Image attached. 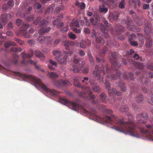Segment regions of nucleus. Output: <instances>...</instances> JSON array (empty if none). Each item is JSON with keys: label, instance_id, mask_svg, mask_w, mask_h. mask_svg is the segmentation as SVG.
I'll return each instance as SVG.
<instances>
[{"label": "nucleus", "instance_id": "obj_26", "mask_svg": "<svg viewBox=\"0 0 153 153\" xmlns=\"http://www.w3.org/2000/svg\"><path fill=\"white\" fill-rule=\"evenodd\" d=\"M96 42L97 43L101 45H103L105 42L104 39L101 37H97L96 39Z\"/></svg>", "mask_w": 153, "mask_h": 153}, {"label": "nucleus", "instance_id": "obj_33", "mask_svg": "<svg viewBox=\"0 0 153 153\" xmlns=\"http://www.w3.org/2000/svg\"><path fill=\"white\" fill-rule=\"evenodd\" d=\"M116 108L119 110L120 111L122 112H127L128 111V107L126 106H122V108H118L117 106H116Z\"/></svg>", "mask_w": 153, "mask_h": 153}, {"label": "nucleus", "instance_id": "obj_11", "mask_svg": "<svg viewBox=\"0 0 153 153\" xmlns=\"http://www.w3.org/2000/svg\"><path fill=\"white\" fill-rule=\"evenodd\" d=\"M119 14V12L115 11H114L113 13L110 12L108 18L111 21L117 20Z\"/></svg>", "mask_w": 153, "mask_h": 153}, {"label": "nucleus", "instance_id": "obj_47", "mask_svg": "<svg viewBox=\"0 0 153 153\" xmlns=\"http://www.w3.org/2000/svg\"><path fill=\"white\" fill-rule=\"evenodd\" d=\"M69 37L71 39H74L76 38V35L72 32L68 33Z\"/></svg>", "mask_w": 153, "mask_h": 153}, {"label": "nucleus", "instance_id": "obj_38", "mask_svg": "<svg viewBox=\"0 0 153 153\" xmlns=\"http://www.w3.org/2000/svg\"><path fill=\"white\" fill-rule=\"evenodd\" d=\"M101 101L103 103L105 102V100L106 98V94L104 93H102L100 95Z\"/></svg>", "mask_w": 153, "mask_h": 153}, {"label": "nucleus", "instance_id": "obj_57", "mask_svg": "<svg viewBox=\"0 0 153 153\" xmlns=\"http://www.w3.org/2000/svg\"><path fill=\"white\" fill-rule=\"evenodd\" d=\"M79 24L78 21H75L73 23L71 24V26H75L76 27H79Z\"/></svg>", "mask_w": 153, "mask_h": 153}, {"label": "nucleus", "instance_id": "obj_10", "mask_svg": "<svg viewBox=\"0 0 153 153\" xmlns=\"http://www.w3.org/2000/svg\"><path fill=\"white\" fill-rule=\"evenodd\" d=\"M144 29L145 33L148 35H150L153 32L151 25L149 23L145 24Z\"/></svg>", "mask_w": 153, "mask_h": 153}, {"label": "nucleus", "instance_id": "obj_34", "mask_svg": "<svg viewBox=\"0 0 153 153\" xmlns=\"http://www.w3.org/2000/svg\"><path fill=\"white\" fill-rule=\"evenodd\" d=\"M45 36H39L38 39V41L41 44H45Z\"/></svg>", "mask_w": 153, "mask_h": 153}, {"label": "nucleus", "instance_id": "obj_36", "mask_svg": "<svg viewBox=\"0 0 153 153\" xmlns=\"http://www.w3.org/2000/svg\"><path fill=\"white\" fill-rule=\"evenodd\" d=\"M45 44H51L52 43V38L50 36H46L45 39Z\"/></svg>", "mask_w": 153, "mask_h": 153}, {"label": "nucleus", "instance_id": "obj_59", "mask_svg": "<svg viewBox=\"0 0 153 153\" xmlns=\"http://www.w3.org/2000/svg\"><path fill=\"white\" fill-rule=\"evenodd\" d=\"M129 42L131 45L133 46H137L138 45V44L136 41H132Z\"/></svg>", "mask_w": 153, "mask_h": 153}, {"label": "nucleus", "instance_id": "obj_4", "mask_svg": "<svg viewBox=\"0 0 153 153\" xmlns=\"http://www.w3.org/2000/svg\"><path fill=\"white\" fill-rule=\"evenodd\" d=\"M34 24L36 25L39 23L40 26V28L38 30L40 34L42 35L45 33H48L51 30L50 27H47V25L48 23V22L47 20H45L42 18L40 17L37 18L33 22Z\"/></svg>", "mask_w": 153, "mask_h": 153}, {"label": "nucleus", "instance_id": "obj_53", "mask_svg": "<svg viewBox=\"0 0 153 153\" xmlns=\"http://www.w3.org/2000/svg\"><path fill=\"white\" fill-rule=\"evenodd\" d=\"M19 58L17 54L14 55V59L12 61V62L14 64H16Z\"/></svg>", "mask_w": 153, "mask_h": 153}, {"label": "nucleus", "instance_id": "obj_49", "mask_svg": "<svg viewBox=\"0 0 153 153\" xmlns=\"http://www.w3.org/2000/svg\"><path fill=\"white\" fill-rule=\"evenodd\" d=\"M50 77L52 79H54L57 77L58 76L55 72H51L50 74Z\"/></svg>", "mask_w": 153, "mask_h": 153}, {"label": "nucleus", "instance_id": "obj_55", "mask_svg": "<svg viewBox=\"0 0 153 153\" xmlns=\"http://www.w3.org/2000/svg\"><path fill=\"white\" fill-rule=\"evenodd\" d=\"M68 29V26H66L65 27L61 29L60 30V32L61 33H65L67 31Z\"/></svg>", "mask_w": 153, "mask_h": 153}, {"label": "nucleus", "instance_id": "obj_58", "mask_svg": "<svg viewBox=\"0 0 153 153\" xmlns=\"http://www.w3.org/2000/svg\"><path fill=\"white\" fill-rule=\"evenodd\" d=\"M84 32L86 34H89L91 33L90 30L88 28H84Z\"/></svg>", "mask_w": 153, "mask_h": 153}, {"label": "nucleus", "instance_id": "obj_44", "mask_svg": "<svg viewBox=\"0 0 153 153\" xmlns=\"http://www.w3.org/2000/svg\"><path fill=\"white\" fill-rule=\"evenodd\" d=\"M136 38V36L134 34H130L129 36V41L130 42L131 41H134Z\"/></svg>", "mask_w": 153, "mask_h": 153}, {"label": "nucleus", "instance_id": "obj_6", "mask_svg": "<svg viewBox=\"0 0 153 153\" xmlns=\"http://www.w3.org/2000/svg\"><path fill=\"white\" fill-rule=\"evenodd\" d=\"M87 93L91 99H94L96 97L95 95L93 94L92 92L90 90V88L89 87H84L81 92H78V94L81 97L86 98L87 97Z\"/></svg>", "mask_w": 153, "mask_h": 153}, {"label": "nucleus", "instance_id": "obj_9", "mask_svg": "<svg viewBox=\"0 0 153 153\" xmlns=\"http://www.w3.org/2000/svg\"><path fill=\"white\" fill-rule=\"evenodd\" d=\"M12 17V16L9 14L4 13H2L1 16L0 20L3 24L5 25L7 22L8 19Z\"/></svg>", "mask_w": 153, "mask_h": 153}, {"label": "nucleus", "instance_id": "obj_41", "mask_svg": "<svg viewBox=\"0 0 153 153\" xmlns=\"http://www.w3.org/2000/svg\"><path fill=\"white\" fill-rule=\"evenodd\" d=\"M125 4L126 2L125 0H122L119 3L118 5L119 7L121 9L125 8Z\"/></svg>", "mask_w": 153, "mask_h": 153}, {"label": "nucleus", "instance_id": "obj_43", "mask_svg": "<svg viewBox=\"0 0 153 153\" xmlns=\"http://www.w3.org/2000/svg\"><path fill=\"white\" fill-rule=\"evenodd\" d=\"M138 90V89L136 86L132 87L130 88L131 92L133 94H134L137 92Z\"/></svg>", "mask_w": 153, "mask_h": 153}, {"label": "nucleus", "instance_id": "obj_15", "mask_svg": "<svg viewBox=\"0 0 153 153\" xmlns=\"http://www.w3.org/2000/svg\"><path fill=\"white\" fill-rule=\"evenodd\" d=\"M53 25L56 26L58 28H61L64 25V23L59 18H57L56 20H54L53 22Z\"/></svg>", "mask_w": 153, "mask_h": 153}, {"label": "nucleus", "instance_id": "obj_60", "mask_svg": "<svg viewBox=\"0 0 153 153\" xmlns=\"http://www.w3.org/2000/svg\"><path fill=\"white\" fill-rule=\"evenodd\" d=\"M16 22L17 25L18 26H19L22 24V22L21 19H17L16 20Z\"/></svg>", "mask_w": 153, "mask_h": 153}, {"label": "nucleus", "instance_id": "obj_19", "mask_svg": "<svg viewBox=\"0 0 153 153\" xmlns=\"http://www.w3.org/2000/svg\"><path fill=\"white\" fill-rule=\"evenodd\" d=\"M153 45V41L152 39L150 37L148 36L146 37V40L145 45L146 47L151 48Z\"/></svg>", "mask_w": 153, "mask_h": 153}, {"label": "nucleus", "instance_id": "obj_23", "mask_svg": "<svg viewBox=\"0 0 153 153\" xmlns=\"http://www.w3.org/2000/svg\"><path fill=\"white\" fill-rule=\"evenodd\" d=\"M115 30L117 35H120L124 31V27L122 26L117 25L115 27Z\"/></svg>", "mask_w": 153, "mask_h": 153}, {"label": "nucleus", "instance_id": "obj_17", "mask_svg": "<svg viewBox=\"0 0 153 153\" xmlns=\"http://www.w3.org/2000/svg\"><path fill=\"white\" fill-rule=\"evenodd\" d=\"M128 61L129 62L134 65L137 68L141 69L144 68L143 65L142 63L136 62L131 59H129Z\"/></svg>", "mask_w": 153, "mask_h": 153}, {"label": "nucleus", "instance_id": "obj_8", "mask_svg": "<svg viewBox=\"0 0 153 153\" xmlns=\"http://www.w3.org/2000/svg\"><path fill=\"white\" fill-rule=\"evenodd\" d=\"M140 131L141 133L144 137L149 138V139L152 140H153V130L151 131L152 135L151 134L150 131L148 130L141 128Z\"/></svg>", "mask_w": 153, "mask_h": 153}, {"label": "nucleus", "instance_id": "obj_63", "mask_svg": "<svg viewBox=\"0 0 153 153\" xmlns=\"http://www.w3.org/2000/svg\"><path fill=\"white\" fill-rule=\"evenodd\" d=\"M79 55L81 56H83L85 55V53L83 50H79Z\"/></svg>", "mask_w": 153, "mask_h": 153}, {"label": "nucleus", "instance_id": "obj_64", "mask_svg": "<svg viewBox=\"0 0 153 153\" xmlns=\"http://www.w3.org/2000/svg\"><path fill=\"white\" fill-rule=\"evenodd\" d=\"M143 9L144 10L149 9V5L147 4H144L143 5Z\"/></svg>", "mask_w": 153, "mask_h": 153}, {"label": "nucleus", "instance_id": "obj_61", "mask_svg": "<svg viewBox=\"0 0 153 153\" xmlns=\"http://www.w3.org/2000/svg\"><path fill=\"white\" fill-rule=\"evenodd\" d=\"M97 36V33L96 31L94 30H92L91 37L92 38H96Z\"/></svg>", "mask_w": 153, "mask_h": 153}, {"label": "nucleus", "instance_id": "obj_22", "mask_svg": "<svg viewBox=\"0 0 153 153\" xmlns=\"http://www.w3.org/2000/svg\"><path fill=\"white\" fill-rule=\"evenodd\" d=\"M73 44V42H72L67 40L63 41L62 43V45L65 46L66 50H69V46L72 45Z\"/></svg>", "mask_w": 153, "mask_h": 153}, {"label": "nucleus", "instance_id": "obj_7", "mask_svg": "<svg viewBox=\"0 0 153 153\" xmlns=\"http://www.w3.org/2000/svg\"><path fill=\"white\" fill-rule=\"evenodd\" d=\"M60 102L64 105H70L74 110H76L79 108L78 105L75 102H71L65 99L62 98L60 100Z\"/></svg>", "mask_w": 153, "mask_h": 153}, {"label": "nucleus", "instance_id": "obj_13", "mask_svg": "<svg viewBox=\"0 0 153 153\" xmlns=\"http://www.w3.org/2000/svg\"><path fill=\"white\" fill-rule=\"evenodd\" d=\"M70 83V82L67 80H61L56 81L55 82V84L57 86L60 87L63 85L65 86L68 85Z\"/></svg>", "mask_w": 153, "mask_h": 153}, {"label": "nucleus", "instance_id": "obj_18", "mask_svg": "<svg viewBox=\"0 0 153 153\" xmlns=\"http://www.w3.org/2000/svg\"><path fill=\"white\" fill-rule=\"evenodd\" d=\"M21 55L23 59V60L22 62V64H25V62L24 60L25 58H30L33 56L32 54H31L30 53H28L27 54L25 51L22 53Z\"/></svg>", "mask_w": 153, "mask_h": 153}, {"label": "nucleus", "instance_id": "obj_39", "mask_svg": "<svg viewBox=\"0 0 153 153\" xmlns=\"http://www.w3.org/2000/svg\"><path fill=\"white\" fill-rule=\"evenodd\" d=\"M135 100L139 103L142 102L143 100V98L142 95L140 94L137 96L136 97Z\"/></svg>", "mask_w": 153, "mask_h": 153}, {"label": "nucleus", "instance_id": "obj_28", "mask_svg": "<svg viewBox=\"0 0 153 153\" xmlns=\"http://www.w3.org/2000/svg\"><path fill=\"white\" fill-rule=\"evenodd\" d=\"M117 84H118V85L117 86L120 87L121 90L123 91H125L126 90V88L125 86V84L124 82L121 81H119V83L117 82H116Z\"/></svg>", "mask_w": 153, "mask_h": 153}, {"label": "nucleus", "instance_id": "obj_56", "mask_svg": "<svg viewBox=\"0 0 153 153\" xmlns=\"http://www.w3.org/2000/svg\"><path fill=\"white\" fill-rule=\"evenodd\" d=\"M103 112L105 114H111L112 112V111L110 109H105L104 110Z\"/></svg>", "mask_w": 153, "mask_h": 153}, {"label": "nucleus", "instance_id": "obj_52", "mask_svg": "<svg viewBox=\"0 0 153 153\" xmlns=\"http://www.w3.org/2000/svg\"><path fill=\"white\" fill-rule=\"evenodd\" d=\"M34 7L37 9H40L42 7V5L39 2L36 3L34 5Z\"/></svg>", "mask_w": 153, "mask_h": 153}, {"label": "nucleus", "instance_id": "obj_29", "mask_svg": "<svg viewBox=\"0 0 153 153\" xmlns=\"http://www.w3.org/2000/svg\"><path fill=\"white\" fill-rule=\"evenodd\" d=\"M108 51V49L107 47L105 46H104L102 51L99 52L100 55L102 57L105 56V54H106Z\"/></svg>", "mask_w": 153, "mask_h": 153}, {"label": "nucleus", "instance_id": "obj_27", "mask_svg": "<svg viewBox=\"0 0 153 153\" xmlns=\"http://www.w3.org/2000/svg\"><path fill=\"white\" fill-rule=\"evenodd\" d=\"M53 55L55 56L54 59L56 57L59 58L62 56V53L60 51L58 50H54L52 51Z\"/></svg>", "mask_w": 153, "mask_h": 153}, {"label": "nucleus", "instance_id": "obj_24", "mask_svg": "<svg viewBox=\"0 0 153 153\" xmlns=\"http://www.w3.org/2000/svg\"><path fill=\"white\" fill-rule=\"evenodd\" d=\"M123 77L127 79L133 80L134 78L133 74L131 72H129L128 74H127L126 73H124L123 75Z\"/></svg>", "mask_w": 153, "mask_h": 153}, {"label": "nucleus", "instance_id": "obj_21", "mask_svg": "<svg viewBox=\"0 0 153 153\" xmlns=\"http://www.w3.org/2000/svg\"><path fill=\"white\" fill-rule=\"evenodd\" d=\"M141 117L142 118H144L145 119H147L148 118V115L146 113L142 114H138L137 115V119H138V123H145V121L143 120L140 119L139 120V117Z\"/></svg>", "mask_w": 153, "mask_h": 153}, {"label": "nucleus", "instance_id": "obj_51", "mask_svg": "<svg viewBox=\"0 0 153 153\" xmlns=\"http://www.w3.org/2000/svg\"><path fill=\"white\" fill-rule=\"evenodd\" d=\"M49 62L51 65H53L54 67H56L57 66V64L56 62L55 61L52 60L50 59L49 60Z\"/></svg>", "mask_w": 153, "mask_h": 153}, {"label": "nucleus", "instance_id": "obj_5", "mask_svg": "<svg viewBox=\"0 0 153 153\" xmlns=\"http://www.w3.org/2000/svg\"><path fill=\"white\" fill-rule=\"evenodd\" d=\"M32 9V7L29 6L28 7L27 10V12L21 14L19 11H18L16 13L17 16H20L21 17L24 19L26 20L28 22L33 21L35 17L34 15H30V12Z\"/></svg>", "mask_w": 153, "mask_h": 153}, {"label": "nucleus", "instance_id": "obj_42", "mask_svg": "<svg viewBox=\"0 0 153 153\" xmlns=\"http://www.w3.org/2000/svg\"><path fill=\"white\" fill-rule=\"evenodd\" d=\"M118 56L117 54L115 52H114L111 53V57L110 59V60L111 61H112L113 59H115L117 58Z\"/></svg>", "mask_w": 153, "mask_h": 153}, {"label": "nucleus", "instance_id": "obj_40", "mask_svg": "<svg viewBox=\"0 0 153 153\" xmlns=\"http://www.w3.org/2000/svg\"><path fill=\"white\" fill-rule=\"evenodd\" d=\"M73 71L74 72H80V68H79L76 65H73L72 66Z\"/></svg>", "mask_w": 153, "mask_h": 153}, {"label": "nucleus", "instance_id": "obj_30", "mask_svg": "<svg viewBox=\"0 0 153 153\" xmlns=\"http://www.w3.org/2000/svg\"><path fill=\"white\" fill-rule=\"evenodd\" d=\"M55 5L54 4H52L50 6H49L47 8L45 13L46 14L50 13H52L53 10L55 7Z\"/></svg>", "mask_w": 153, "mask_h": 153}, {"label": "nucleus", "instance_id": "obj_1", "mask_svg": "<svg viewBox=\"0 0 153 153\" xmlns=\"http://www.w3.org/2000/svg\"><path fill=\"white\" fill-rule=\"evenodd\" d=\"M96 60L98 62H101V64H100L99 65H96L95 70L93 71L94 77L98 80H101L103 82V78L102 76V75L105 74L106 77L105 82V86L108 91H111V84L109 81L117 79V78L120 79V77L122 75L121 72L116 68L117 66H118V62L117 61H115L113 62V65L116 67V68H114V67L111 66L112 69L116 73V76L113 74H111L110 76L109 74L105 73L104 67L105 68L106 73H110L111 70L109 68V67L108 66L107 64L105 62L104 59L102 58L101 59L99 57H96ZM108 93L109 94L110 92L108 91Z\"/></svg>", "mask_w": 153, "mask_h": 153}, {"label": "nucleus", "instance_id": "obj_32", "mask_svg": "<svg viewBox=\"0 0 153 153\" xmlns=\"http://www.w3.org/2000/svg\"><path fill=\"white\" fill-rule=\"evenodd\" d=\"M13 45L15 46H17V45L14 42L12 41H10L6 42L4 45V47L6 48H8L10 46Z\"/></svg>", "mask_w": 153, "mask_h": 153}, {"label": "nucleus", "instance_id": "obj_12", "mask_svg": "<svg viewBox=\"0 0 153 153\" xmlns=\"http://www.w3.org/2000/svg\"><path fill=\"white\" fill-rule=\"evenodd\" d=\"M90 84L92 90L97 93H99L100 92V88L99 85L97 84H94V82L92 81H90Z\"/></svg>", "mask_w": 153, "mask_h": 153}, {"label": "nucleus", "instance_id": "obj_14", "mask_svg": "<svg viewBox=\"0 0 153 153\" xmlns=\"http://www.w3.org/2000/svg\"><path fill=\"white\" fill-rule=\"evenodd\" d=\"M68 58V56L64 55L62 58V56L59 58L56 57L55 60L60 64L64 65L66 64Z\"/></svg>", "mask_w": 153, "mask_h": 153}, {"label": "nucleus", "instance_id": "obj_2", "mask_svg": "<svg viewBox=\"0 0 153 153\" xmlns=\"http://www.w3.org/2000/svg\"><path fill=\"white\" fill-rule=\"evenodd\" d=\"M103 121L108 123L114 121V123L119 126L115 127V130L120 132L129 133L131 135L137 137H140L136 126L131 122L129 123L125 121L123 119L117 120L115 116L111 114L110 116L105 117Z\"/></svg>", "mask_w": 153, "mask_h": 153}, {"label": "nucleus", "instance_id": "obj_37", "mask_svg": "<svg viewBox=\"0 0 153 153\" xmlns=\"http://www.w3.org/2000/svg\"><path fill=\"white\" fill-rule=\"evenodd\" d=\"M74 84L75 86L78 87H81V84L79 83V79L78 77H75L73 79Z\"/></svg>", "mask_w": 153, "mask_h": 153}, {"label": "nucleus", "instance_id": "obj_25", "mask_svg": "<svg viewBox=\"0 0 153 153\" xmlns=\"http://www.w3.org/2000/svg\"><path fill=\"white\" fill-rule=\"evenodd\" d=\"M35 54L40 59L41 58H42L43 59L42 60L43 61L45 59V58L44 55L41 51L39 50H36L35 51Z\"/></svg>", "mask_w": 153, "mask_h": 153}, {"label": "nucleus", "instance_id": "obj_48", "mask_svg": "<svg viewBox=\"0 0 153 153\" xmlns=\"http://www.w3.org/2000/svg\"><path fill=\"white\" fill-rule=\"evenodd\" d=\"M89 60L90 63L93 66L94 65V61L93 57L91 55H89Z\"/></svg>", "mask_w": 153, "mask_h": 153}, {"label": "nucleus", "instance_id": "obj_50", "mask_svg": "<svg viewBox=\"0 0 153 153\" xmlns=\"http://www.w3.org/2000/svg\"><path fill=\"white\" fill-rule=\"evenodd\" d=\"M7 4L9 7H12L14 5V2L13 0H8Z\"/></svg>", "mask_w": 153, "mask_h": 153}, {"label": "nucleus", "instance_id": "obj_20", "mask_svg": "<svg viewBox=\"0 0 153 153\" xmlns=\"http://www.w3.org/2000/svg\"><path fill=\"white\" fill-rule=\"evenodd\" d=\"M132 20L131 18L128 17L127 19V27L128 29L130 30H134L133 27H134V26L131 25L132 23Z\"/></svg>", "mask_w": 153, "mask_h": 153}, {"label": "nucleus", "instance_id": "obj_46", "mask_svg": "<svg viewBox=\"0 0 153 153\" xmlns=\"http://www.w3.org/2000/svg\"><path fill=\"white\" fill-rule=\"evenodd\" d=\"M14 40L17 43L20 45H23L24 44V41L19 39L15 38Z\"/></svg>", "mask_w": 153, "mask_h": 153}, {"label": "nucleus", "instance_id": "obj_54", "mask_svg": "<svg viewBox=\"0 0 153 153\" xmlns=\"http://www.w3.org/2000/svg\"><path fill=\"white\" fill-rule=\"evenodd\" d=\"M88 81V77H85L83 80H82V82L83 84L87 85Z\"/></svg>", "mask_w": 153, "mask_h": 153}, {"label": "nucleus", "instance_id": "obj_35", "mask_svg": "<svg viewBox=\"0 0 153 153\" xmlns=\"http://www.w3.org/2000/svg\"><path fill=\"white\" fill-rule=\"evenodd\" d=\"M107 27L105 26L103 24L101 23L100 25V29L101 31L104 33H107L108 32V30L107 29Z\"/></svg>", "mask_w": 153, "mask_h": 153}, {"label": "nucleus", "instance_id": "obj_31", "mask_svg": "<svg viewBox=\"0 0 153 153\" xmlns=\"http://www.w3.org/2000/svg\"><path fill=\"white\" fill-rule=\"evenodd\" d=\"M79 65V67H80V70H81V71L83 73L87 74L88 72L89 68L88 67H82V65H81L80 64Z\"/></svg>", "mask_w": 153, "mask_h": 153}, {"label": "nucleus", "instance_id": "obj_45", "mask_svg": "<svg viewBox=\"0 0 153 153\" xmlns=\"http://www.w3.org/2000/svg\"><path fill=\"white\" fill-rule=\"evenodd\" d=\"M80 47L82 48H86V42L83 40L81 41L80 44Z\"/></svg>", "mask_w": 153, "mask_h": 153}, {"label": "nucleus", "instance_id": "obj_3", "mask_svg": "<svg viewBox=\"0 0 153 153\" xmlns=\"http://www.w3.org/2000/svg\"><path fill=\"white\" fill-rule=\"evenodd\" d=\"M15 74L21 78L25 81H30L34 83L35 86L41 87L45 92L51 96H54L57 95V91L53 89L48 88L45 85L41 82L40 79L30 75L23 74L19 72H15Z\"/></svg>", "mask_w": 153, "mask_h": 153}, {"label": "nucleus", "instance_id": "obj_16", "mask_svg": "<svg viewBox=\"0 0 153 153\" xmlns=\"http://www.w3.org/2000/svg\"><path fill=\"white\" fill-rule=\"evenodd\" d=\"M19 34H17V36H22L24 37L27 38H30L31 36L27 32V31L25 29L20 30L19 32Z\"/></svg>", "mask_w": 153, "mask_h": 153}, {"label": "nucleus", "instance_id": "obj_62", "mask_svg": "<svg viewBox=\"0 0 153 153\" xmlns=\"http://www.w3.org/2000/svg\"><path fill=\"white\" fill-rule=\"evenodd\" d=\"M9 6L7 4H4L3 5L2 8L3 9L4 11H6L7 9H9Z\"/></svg>", "mask_w": 153, "mask_h": 153}]
</instances>
